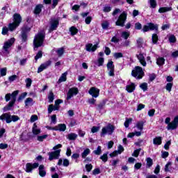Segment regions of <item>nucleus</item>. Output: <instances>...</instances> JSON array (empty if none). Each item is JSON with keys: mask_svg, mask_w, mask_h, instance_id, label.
<instances>
[{"mask_svg": "<svg viewBox=\"0 0 178 178\" xmlns=\"http://www.w3.org/2000/svg\"><path fill=\"white\" fill-rule=\"evenodd\" d=\"M22 20V15L19 13H15L13 16V22L9 23L8 26H3L2 28L1 34L3 35H6L9 31H15V30L20 26Z\"/></svg>", "mask_w": 178, "mask_h": 178, "instance_id": "f257e3e1", "label": "nucleus"}, {"mask_svg": "<svg viewBox=\"0 0 178 178\" xmlns=\"http://www.w3.org/2000/svg\"><path fill=\"white\" fill-rule=\"evenodd\" d=\"M44 38H45V35L42 32L38 33L35 36L33 40L34 49H37L38 48H40V47L44 45Z\"/></svg>", "mask_w": 178, "mask_h": 178, "instance_id": "f03ea898", "label": "nucleus"}, {"mask_svg": "<svg viewBox=\"0 0 178 178\" xmlns=\"http://www.w3.org/2000/svg\"><path fill=\"white\" fill-rule=\"evenodd\" d=\"M15 41H16L15 38H12L6 41L2 47V53L6 55H9V54H10V48H12V45L15 44Z\"/></svg>", "mask_w": 178, "mask_h": 178, "instance_id": "7ed1b4c3", "label": "nucleus"}, {"mask_svg": "<svg viewBox=\"0 0 178 178\" xmlns=\"http://www.w3.org/2000/svg\"><path fill=\"white\" fill-rule=\"evenodd\" d=\"M20 118L17 115H11L6 113L0 116V120H5L6 123H12V122H17Z\"/></svg>", "mask_w": 178, "mask_h": 178, "instance_id": "20e7f679", "label": "nucleus"}, {"mask_svg": "<svg viewBox=\"0 0 178 178\" xmlns=\"http://www.w3.org/2000/svg\"><path fill=\"white\" fill-rule=\"evenodd\" d=\"M114 131L115 127L111 124H107V126L102 129L101 136L104 137V136H106V134H108V136H112Z\"/></svg>", "mask_w": 178, "mask_h": 178, "instance_id": "39448f33", "label": "nucleus"}, {"mask_svg": "<svg viewBox=\"0 0 178 178\" xmlns=\"http://www.w3.org/2000/svg\"><path fill=\"white\" fill-rule=\"evenodd\" d=\"M131 75L136 79H143L144 76V71H143V67L140 66L135 67L134 70L131 72Z\"/></svg>", "mask_w": 178, "mask_h": 178, "instance_id": "423d86ee", "label": "nucleus"}, {"mask_svg": "<svg viewBox=\"0 0 178 178\" xmlns=\"http://www.w3.org/2000/svg\"><path fill=\"white\" fill-rule=\"evenodd\" d=\"M127 19V13L123 12L118 17L117 22H115L116 26H120V27L124 26V23Z\"/></svg>", "mask_w": 178, "mask_h": 178, "instance_id": "0eeeda50", "label": "nucleus"}, {"mask_svg": "<svg viewBox=\"0 0 178 178\" xmlns=\"http://www.w3.org/2000/svg\"><path fill=\"white\" fill-rule=\"evenodd\" d=\"M38 166H40V164L38 163H28L26 165L25 171L26 172V173H31V172H33L34 169H37Z\"/></svg>", "mask_w": 178, "mask_h": 178, "instance_id": "6e6552de", "label": "nucleus"}, {"mask_svg": "<svg viewBox=\"0 0 178 178\" xmlns=\"http://www.w3.org/2000/svg\"><path fill=\"white\" fill-rule=\"evenodd\" d=\"M76 94H79V89L77 88H70L67 93V101L72 99Z\"/></svg>", "mask_w": 178, "mask_h": 178, "instance_id": "1a4fd4ad", "label": "nucleus"}, {"mask_svg": "<svg viewBox=\"0 0 178 178\" xmlns=\"http://www.w3.org/2000/svg\"><path fill=\"white\" fill-rule=\"evenodd\" d=\"M49 161H54V159H59L60 156V149L56 150L54 152H50L48 153Z\"/></svg>", "mask_w": 178, "mask_h": 178, "instance_id": "9d476101", "label": "nucleus"}, {"mask_svg": "<svg viewBox=\"0 0 178 178\" xmlns=\"http://www.w3.org/2000/svg\"><path fill=\"white\" fill-rule=\"evenodd\" d=\"M178 127V115L176 116L174 120L168 124L167 126L168 130H176Z\"/></svg>", "mask_w": 178, "mask_h": 178, "instance_id": "9b49d317", "label": "nucleus"}, {"mask_svg": "<svg viewBox=\"0 0 178 178\" xmlns=\"http://www.w3.org/2000/svg\"><path fill=\"white\" fill-rule=\"evenodd\" d=\"M138 60L144 67L147 66V61L145 60V54L144 53L140 52L136 55Z\"/></svg>", "mask_w": 178, "mask_h": 178, "instance_id": "f8f14e48", "label": "nucleus"}, {"mask_svg": "<svg viewBox=\"0 0 178 178\" xmlns=\"http://www.w3.org/2000/svg\"><path fill=\"white\" fill-rule=\"evenodd\" d=\"M153 30H158V26L154 24L153 23H149L147 25H145L143 28V33H147V31Z\"/></svg>", "mask_w": 178, "mask_h": 178, "instance_id": "ddd939ff", "label": "nucleus"}, {"mask_svg": "<svg viewBox=\"0 0 178 178\" xmlns=\"http://www.w3.org/2000/svg\"><path fill=\"white\" fill-rule=\"evenodd\" d=\"M88 93L92 98H98V97H99V89L95 87H92L89 90Z\"/></svg>", "mask_w": 178, "mask_h": 178, "instance_id": "4468645a", "label": "nucleus"}, {"mask_svg": "<svg viewBox=\"0 0 178 178\" xmlns=\"http://www.w3.org/2000/svg\"><path fill=\"white\" fill-rule=\"evenodd\" d=\"M58 26H59V19H52L51 21L50 30H51L52 31H54V30H56V29H58Z\"/></svg>", "mask_w": 178, "mask_h": 178, "instance_id": "2eb2a0df", "label": "nucleus"}, {"mask_svg": "<svg viewBox=\"0 0 178 178\" xmlns=\"http://www.w3.org/2000/svg\"><path fill=\"white\" fill-rule=\"evenodd\" d=\"M51 60H48L44 63L40 65V66L38 69V73H41V72L45 70V69H47L49 66H51Z\"/></svg>", "mask_w": 178, "mask_h": 178, "instance_id": "dca6fc26", "label": "nucleus"}, {"mask_svg": "<svg viewBox=\"0 0 178 178\" xmlns=\"http://www.w3.org/2000/svg\"><path fill=\"white\" fill-rule=\"evenodd\" d=\"M123 151H124V148L123 147V146H122V145H120L118 146V150H115L113 153L110 154V156L111 158H113V156H117V155L122 154Z\"/></svg>", "mask_w": 178, "mask_h": 178, "instance_id": "f3484780", "label": "nucleus"}, {"mask_svg": "<svg viewBox=\"0 0 178 178\" xmlns=\"http://www.w3.org/2000/svg\"><path fill=\"white\" fill-rule=\"evenodd\" d=\"M97 48H98L97 44L92 45V44L90 43L86 45V49L88 52H94L97 51Z\"/></svg>", "mask_w": 178, "mask_h": 178, "instance_id": "a211bd4d", "label": "nucleus"}, {"mask_svg": "<svg viewBox=\"0 0 178 178\" xmlns=\"http://www.w3.org/2000/svg\"><path fill=\"white\" fill-rule=\"evenodd\" d=\"M38 170L40 177H45V176H47V171L45 170V166H44V165H40Z\"/></svg>", "mask_w": 178, "mask_h": 178, "instance_id": "6ab92c4d", "label": "nucleus"}, {"mask_svg": "<svg viewBox=\"0 0 178 178\" xmlns=\"http://www.w3.org/2000/svg\"><path fill=\"white\" fill-rule=\"evenodd\" d=\"M53 129L58 131H65L66 130V124H59L58 125L54 127Z\"/></svg>", "mask_w": 178, "mask_h": 178, "instance_id": "aec40b11", "label": "nucleus"}, {"mask_svg": "<svg viewBox=\"0 0 178 178\" xmlns=\"http://www.w3.org/2000/svg\"><path fill=\"white\" fill-rule=\"evenodd\" d=\"M33 134L37 136L38 134H40L41 133V129L38 128L37 126V124L34 123L33 127L32 128Z\"/></svg>", "mask_w": 178, "mask_h": 178, "instance_id": "412c9836", "label": "nucleus"}, {"mask_svg": "<svg viewBox=\"0 0 178 178\" xmlns=\"http://www.w3.org/2000/svg\"><path fill=\"white\" fill-rule=\"evenodd\" d=\"M15 102H16L15 98H13V99H11V101L8 103V105L4 107V111H10V109H12V106L15 105Z\"/></svg>", "mask_w": 178, "mask_h": 178, "instance_id": "4be33fe9", "label": "nucleus"}, {"mask_svg": "<svg viewBox=\"0 0 178 178\" xmlns=\"http://www.w3.org/2000/svg\"><path fill=\"white\" fill-rule=\"evenodd\" d=\"M171 10H173V8H172V7H161L159 9V13H165L166 12H170Z\"/></svg>", "mask_w": 178, "mask_h": 178, "instance_id": "5701e85b", "label": "nucleus"}, {"mask_svg": "<svg viewBox=\"0 0 178 178\" xmlns=\"http://www.w3.org/2000/svg\"><path fill=\"white\" fill-rule=\"evenodd\" d=\"M126 90L127 92H133L134 90H136V85L133 83H131L130 85H127L126 86Z\"/></svg>", "mask_w": 178, "mask_h": 178, "instance_id": "b1692460", "label": "nucleus"}, {"mask_svg": "<svg viewBox=\"0 0 178 178\" xmlns=\"http://www.w3.org/2000/svg\"><path fill=\"white\" fill-rule=\"evenodd\" d=\"M56 54L58 58L63 56V54H65V49L63 47L57 49L56 50Z\"/></svg>", "mask_w": 178, "mask_h": 178, "instance_id": "393cba45", "label": "nucleus"}, {"mask_svg": "<svg viewBox=\"0 0 178 178\" xmlns=\"http://www.w3.org/2000/svg\"><path fill=\"white\" fill-rule=\"evenodd\" d=\"M67 72H64L63 74H62L58 81V83H63V81H66L67 79Z\"/></svg>", "mask_w": 178, "mask_h": 178, "instance_id": "a878e982", "label": "nucleus"}, {"mask_svg": "<svg viewBox=\"0 0 178 178\" xmlns=\"http://www.w3.org/2000/svg\"><path fill=\"white\" fill-rule=\"evenodd\" d=\"M153 144L154 145H161L162 144V138L161 137H156L153 140Z\"/></svg>", "mask_w": 178, "mask_h": 178, "instance_id": "bb28decb", "label": "nucleus"}, {"mask_svg": "<svg viewBox=\"0 0 178 178\" xmlns=\"http://www.w3.org/2000/svg\"><path fill=\"white\" fill-rule=\"evenodd\" d=\"M144 121H139L136 123V127L140 131H143V129H144Z\"/></svg>", "mask_w": 178, "mask_h": 178, "instance_id": "cd10ccee", "label": "nucleus"}, {"mask_svg": "<svg viewBox=\"0 0 178 178\" xmlns=\"http://www.w3.org/2000/svg\"><path fill=\"white\" fill-rule=\"evenodd\" d=\"M42 4H39L36 6V7L35 8L34 13L35 15H40V13H41V10H42Z\"/></svg>", "mask_w": 178, "mask_h": 178, "instance_id": "c85d7f7f", "label": "nucleus"}, {"mask_svg": "<svg viewBox=\"0 0 178 178\" xmlns=\"http://www.w3.org/2000/svg\"><path fill=\"white\" fill-rule=\"evenodd\" d=\"M33 106V99L31 97H28L25 100V106Z\"/></svg>", "mask_w": 178, "mask_h": 178, "instance_id": "c756f323", "label": "nucleus"}, {"mask_svg": "<svg viewBox=\"0 0 178 178\" xmlns=\"http://www.w3.org/2000/svg\"><path fill=\"white\" fill-rule=\"evenodd\" d=\"M78 136L77 134L74 133H71L67 135V139L70 140H74L76 138H77Z\"/></svg>", "mask_w": 178, "mask_h": 178, "instance_id": "7c9ffc66", "label": "nucleus"}, {"mask_svg": "<svg viewBox=\"0 0 178 178\" xmlns=\"http://www.w3.org/2000/svg\"><path fill=\"white\" fill-rule=\"evenodd\" d=\"M91 152V150H90V149L87 148L81 154V156L83 159H86V157L88 156V155H90Z\"/></svg>", "mask_w": 178, "mask_h": 178, "instance_id": "2f4dec72", "label": "nucleus"}, {"mask_svg": "<svg viewBox=\"0 0 178 178\" xmlns=\"http://www.w3.org/2000/svg\"><path fill=\"white\" fill-rule=\"evenodd\" d=\"M26 87V88H30L31 87V84L33 83V80L30 78H27L25 79Z\"/></svg>", "mask_w": 178, "mask_h": 178, "instance_id": "473e14b6", "label": "nucleus"}, {"mask_svg": "<svg viewBox=\"0 0 178 178\" xmlns=\"http://www.w3.org/2000/svg\"><path fill=\"white\" fill-rule=\"evenodd\" d=\"M156 63L159 66H162L165 63V58L162 57L157 58Z\"/></svg>", "mask_w": 178, "mask_h": 178, "instance_id": "72a5a7b5", "label": "nucleus"}, {"mask_svg": "<svg viewBox=\"0 0 178 178\" xmlns=\"http://www.w3.org/2000/svg\"><path fill=\"white\" fill-rule=\"evenodd\" d=\"M146 162H147V168H151L154 163L152 159L149 157L146 159Z\"/></svg>", "mask_w": 178, "mask_h": 178, "instance_id": "f704fd0d", "label": "nucleus"}, {"mask_svg": "<svg viewBox=\"0 0 178 178\" xmlns=\"http://www.w3.org/2000/svg\"><path fill=\"white\" fill-rule=\"evenodd\" d=\"M172 166V163L169 161L165 165L164 170L165 172H171L170 167Z\"/></svg>", "mask_w": 178, "mask_h": 178, "instance_id": "c9c22d12", "label": "nucleus"}, {"mask_svg": "<svg viewBox=\"0 0 178 178\" xmlns=\"http://www.w3.org/2000/svg\"><path fill=\"white\" fill-rule=\"evenodd\" d=\"M133 122V118H127L124 124L125 127L127 129L129 127V124Z\"/></svg>", "mask_w": 178, "mask_h": 178, "instance_id": "e433bc0d", "label": "nucleus"}, {"mask_svg": "<svg viewBox=\"0 0 178 178\" xmlns=\"http://www.w3.org/2000/svg\"><path fill=\"white\" fill-rule=\"evenodd\" d=\"M70 31L72 35H76V34L78 33V30L74 26L71 27L70 29Z\"/></svg>", "mask_w": 178, "mask_h": 178, "instance_id": "4c0bfd02", "label": "nucleus"}, {"mask_svg": "<svg viewBox=\"0 0 178 178\" xmlns=\"http://www.w3.org/2000/svg\"><path fill=\"white\" fill-rule=\"evenodd\" d=\"M149 3L150 5V8L155 9L156 8V0H149Z\"/></svg>", "mask_w": 178, "mask_h": 178, "instance_id": "58836bf2", "label": "nucleus"}, {"mask_svg": "<svg viewBox=\"0 0 178 178\" xmlns=\"http://www.w3.org/2000/svg\"><path fill=\"white\" fill-rule=\"evenodd\" d=\"M107 69L111 70V69H115V65H113V61L109 60L107 63Z\"/></svg>", "mask_w": 178, "mask_h": 178, "instance_id": "ea45409f", "label": "nucleus"}, {"mask_svg": "<svg viewBox=\"0 0 178 178\" xmlns=\"http://www.w3.org/2000/svg\"><path fill=\"white\" fill-rule=\"evenodd\" d=\"M121 36L122 37V38H124V40H127V38L130 37V32L124 31L122 33Z\"/></svg>", "mask_w": 178, "mask_h": 178, "instance_id": "a19ab883", "label": "nucleus"}, {"mask_svg": "<svg viewBox=\"0 0 178 178\" xmlns=\"http://www.w3.org/2000/svg\"><path fill=\"white\" fill-rule=\"evenodd\" d=\"M47 137H48V135H47V134L42 135V136H38L37 140H38V141L42 142V141H44Z\"/></svg>", "mask_w": 178, "mask_h": 178, "instance_id": "79ce46f5", "label": "nucleus"}, {"mask_svg": "<svg viewBox=\"0 0 178 178\" xmlns=\"http://www.w3.org/2000/svg\"><path fill=\"white\" fill-rule=\"evenodd\" d=\"M172 87H173V83H168L165 86V90L168 91V92H170V91H172Z\"/></svg>", "mask_w": 178, "mask_h": 178, "instance_id": "37998d69", "label": "nucleus"}, {"mask_svg": "<svg viewBox=\"0 0 178 178\" xmlns=\"http://www.w3.org/2000/svg\"><path fill=\"white\" fill-rule=\"evenodd\" d=\"M102 152V150L101 149V146H98L97 149L93 151V154H95V155H101Z\"/></svg>", "mask_w": 178, "mask_h": 178, "instance_id": "c03bdc74", "label": "nucleus"}, {"mask_svg": "<svg viewBox=\"0 0 178 178\" xmlns=\"http://www.w3.org/2000/svg\"><path fill=\"white\" fill-rule=\"evenodd\" d=\"M115 59H119V58H123V54L120 52H117L113 54Z\"/></svg>", "mask_w": 178, "mask_h": 178, "instance_id": "a18cd8bd", "label": "nucleus"}, {"mask_svg": "<svg viewBox=\"0 0 178 178\" xmlns=\"http://www.w3.org/2000/svg\"><path fill=\"white\" fill-rule=\"evenodd\" d=\"M102 29H104V30H106V29H108L109 27V22H108V21H104L102 24Z\"/></svg>", "mask_w": 178, "mask_h": 178, "instance_id": "49530a36", "label": "nucleus"}, {"mask_svg": "<svg viewBox=\"0 0 178 178\" xmlns=\"http://www.w3.org/2000/svg\"><path fill=\"white\" fill-rule=\"evenodd\" d=\"M152 40L153 44H156V42H158V35L155 33L153 34L152 36Z\"/></svg>", "mask_w": 178, "mask_h": 178, "instance_id": "de8ad7c7", "label": "nucleus"}, {"mask_svg": "<svg viewBox=\"0 0 178 178\" xmlns=\"http://www.w3.org/2000/svg\"><path fill=\"white\" fill-rule=\"evenodd\" d=\"M140 88L143 90V91H147V89L148 88V84L147 83H143L140 84Z\"/></svg>", "mask_w": 178, "mask_h": 178, "instance_id": "09e8293b", "label": "nucleus"}, {"mask_svg": "<svg viewBox=\"0 0 178 178\" xmlns=\"http://www.w3.org/2000/svg\"><path fill=\"white\" fill-rule=\"evenodd\" d=\"M19 95V90H15L12 94H11V99L13 100V98L15 99V101H16V96Z\"/></svg>", "mask_w": 178, "mask_h": 178, "instance_id": "8fccbe9b", "label": "nucleus"}, {"mask_svg": "<svg viewBox=\"0 0 178 178\" xmlns=\"http://www.w3.org/2000/svg\"><path fill=\"white\" fill-rule=\"evenodd\" d=\"M48 99H49V102H54V92H49Z\"/></svg>", "mask_w": 178, "mask_h": 178, "instance_id": "3c124183", "label": "nucleus"}, {"mask_svg": "<svg viewBox=\"0 0 178 178\" xmlns=\"http://www.w3.org/2000/svg\"><path fill=\"white\" fill-rule=\"evenodd\" d=\"M40 58H42V51H39L36 56H35V60H38Z\"/></svg>", "mask_w": 178, "mask_h": 178, "instance_id": "603ef678", "label": "nucleus"}, {"mask_svg": "<svg viewBox=\"0 0 178 178\" xmlns=\"http://www.w3.org/2000/svg\"><path fill=\"white\" fill-rule=\"evenodd\" d=\"M17 75H13L8 77V81H10V83H12L15 81V80H17Z\"/></svg>", "mask_w": 178, "mask_h": 178, "instance_id": "864d4df0", "label": "nucleus"}, {"mask_svg": "<svg viewBox=\"0 0 178 178\" xmlns=\"http://www.w3.org/2000/svg\"><path fill=\"white\" fill-rule=\"evenodd\" d=\"M6 72H7L6 67L1 68L0 70V74H1V76H6Z\"/></svg>", "mask_w": 178, "mask_h": 178, "instance_id": "5fc2aeb1", "label": "nucleus"}, {"mask_svg": "<svg viewBox=\"0 0 178 178\" xmlns=\"http://www.w3.org/2000/svg\"><path fill=\"white\" fill-rule=\"evenodd\" d=\"M27 97V92H23L18 98V101H22V99H24Z\"/></svg>", "mask_w": 178, "mask_h": 178, "instance_id": "6e6d98bb", "label": "nucleus"}, {"mask_svg": "<svg viewBox=\"0 0 178 178\" xmlns=\"http://www.w3.org/2000/svg\"><path fill=\"white\" fill-rule=\"evenodd\" d=\"M38 120V116H37V115H33L31 117V123H34V122Z\"/></svg>", "mask_w": 178, "mask_h": 178, "instance_id": "4d7b16f0", "label": "nucleus"}, {"mask_svg": "<svg viewBox=\"0 0 178 178\" xmlns=\"http://www.w3.org/2000/svg\"><path fill=\"white\" fill-rule=\"evenodd\" d=\"M99 131V127H92L91 129V133H98Z\"/></svg>", "mask_w": 178, "mask_h": 178, "instance_id": "13d9d810", "label": "nucleus"}, {"mask_svg": "<svg viewBox=\"0 0 178 178\" xmlns=\"http://www.w3.org/2000/svg\"><path fill=\"white\" fill-rule=\"evenodd\" d=\"M22 38L23 42H26L27 41V33H26L25 32L22 33Z\"/></svg>", "mask_w": 178, "mask_h": 178, "instance_id": "bf43d9fd", "label": "nucleus"}, {"mask_svg": "<svg viewBox=\"0 0 178 178\" xmlns=\"http://www.w3.org/2000/svg\"><path fill=\"white\" fill-rule=\"evenodd\" d=\"M100 159L103 161V162H106L108 161V154H104L101 157Z\"/></svg>", "mask_w": 178, "mask_h": 178, "instance_id": "052dcab7", "label": "nucleus"}, {"mask_svg": "<svg viewBox=\"0 0 178 178\" xmlns=\"http://www.w3.org/2000/svg\"><path fill=\"white\" fill-rule=\"evenodd\" d=\"M144 108H145V105H144L143 104H139L138 105L136 111L138 112V111H141L142 109H144Z\"/></svg>", "mask_w": 178, "mask_h": 178, "instance_id": "680f3d73", "label": "nucleus"}, {"mask_svg": "<svg viewBox=\"0 0 178 178\" xmlns=\"http://www.w3.org/2000/svg\"><path fill=\"white\" fill-rule=\"evenodd\" d=\"M137 45L139 48H141V47H143V38H138L137 40Z\"/></svg>", "mask_w": 178, "mask_h": 178, "instance_id": "e2e57ef3", "label": "nucleus"}, {"mask_svg": "<svg viewBox=\"0 0 178 178\" xmlns=\"http://www.w3.org/2000/svg\"><path fill=\"white\" fill-rule=\"evenodd\" d=\"M92 20V17H87L85 19V23L86 24H90V23H91V21Z\"/></svg>", "mask_w": 178, "mask_h": 178, "instance_id": "0e129e2a", "label": "nucleus"}, {"mask_svg": "<svg viewBox=\"0 0 178 178\" xmlns=\"http://www.w3.org/2000/svg\"><path fill=\"white\" fill-rule=\"evenodd\" d=\"M86 169L87 172H91V170H92V164H86Z\"/></svg>", "mask_w": 178, "mask_h": 178, "instance_id": "69168bd1", "label": "nucleus"}, {"mask_svg": "<svg viewBox=\"0 0 178 178\" xmlns=\"http://www.w3.org/2000/svg\"><path fill=\"white\" fill-rule=\"evenodd\" d=\"M98 62V66H102V65H104V58H99L97 60Z\"/></svg>", "mask_w": 178, "mask_h": 178, "instance_id": "338daca9", "label": "nucleus"}, {"mask_svg": "<svg viewBox=\"0 0 178 178\" xmlns=\"http://www.w3.org/2000/svg\"><path fill=\"white\" fill-rule=\"evenodd\" d=\"M168 40L170 42H176V37L173 35H170Z\"/></svg>", "mask_w": 178, "mask_h": 178, "instance_id": "774afa93", "label": "nucleus"}]
</instances>
